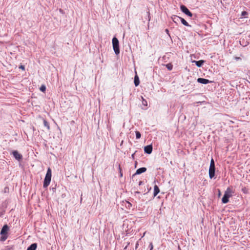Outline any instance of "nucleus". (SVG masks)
Wrapping results in <instances>:
<instances>
[{"label":"nucleus","mask_w":250,"mask_h":250,"mask_svg":"<svg viewBox=\"0 0 250 250\" xmlns=\"http://www.w3.org/2000/svg\"><path fill=\"white\" fill-rule=\"evenodd\" d=\"M51 170L50 168H48L45 178L44 179L43 187L44 188H47L50 184L51 179Z\"/></svg>","instance_id":"obj_1"},{"label":"nucleus","mask_w":250,"mask_h":250,"mask_svg":"<svg viewBox=\"0 0 250 250\" xmlns=\"http://www.w3.org/2000/svg\"><path fill=\"white\" fill-rule=\"evenodd\" d=\"M112 45L113 48L116 55H118L120 53L119 42L118 39L114 37L112 39Z\"/></svg>","instance_id":"obj_2"},{"label":"nucleus","mask_w":250,"mask_h":250,"mask_svg":"<svg viewBox=\"0 0 250 250\" xmlns=\"http://www.w3.org/2000/svg\"><path fill=\"white\" fill-rule=\"evenodd\" d=\"M231 196V190L229 188H228L222 199V203L224 204L228 203L229 201V199Z\"/></svg>","instance_id":"obj_3"},{"label":"nucleus","mask_w":250,"mask_h":250,"mask_svg":"<svg viewBox=\"0 0 250 250\" xmlns=\"http://www.w3.org/2000/svg\"><path fill=\"white\" fill-rule=\"evenodd\" d=\"M180 9L182 12H183L188 16L190 17H191L192 16V13L188 9V8L186 6L184 5H181L180 6Z\"/></svg>","instance_id":"obj_4"},{"label":"nucleus","mask_w":250,"mask_h":250,"mask_svg":"<svg viewBox=\"0 0 250 250\" xmlns=\"http://www.w3.org/2000/svg\"><path fill=\"white\" fill-rule=\"evenodd\" d=\"M14 157L17 160L20 161L22 158L21 154H20L17 150H14L12 152Z\"/></svg>","instance_id":"obj_5"},{"label":"nucleus","mask_w":250,"mask_h":250,"mask_svg":"<svg viewBox=\"0 0 250 250\" xmlns=\"http://www.w3.org/2000/svg\"><path fill=\"white\" fill-rule=\"evenodd\" d=\"M9 230V227L7 225H4L0 231V234L1 235H6L8 233V231Z\"/></svg>","instance_id":"obj_6"},{"label":"nucleus","mask_w":250,"mask_h":250,"mask_svg":"<svg viewBox=\"0 0 250 250\" xmlns=\"http://www.w3.org/2000/svg\"><path fill=\"white\" fill-rule=\"evenodd\" d=\"M175 19H177L178 21H180L182 24L186 26H191L188 22L183 18H181L179 16H175Z\"/></svg>","instance_id":"obj_7"},{"label":"nucleus","mask_w":250,"mask_h":250,"mask_svg":"<svg viewBox=\"0 0 250 250\" xmlns=\"http://www.w3.org/2000/svg\"><path fill=\"white\" fill-rule=\"evenodd\" d=\"M215 172V167H209V177L210 179H212L214 177Z\"/></svg>","instance_id":"obj_8"},{"label":"nucleus","mask_w":250,"mask_h":250,"mask_svg":"<svg viewBox=\"0 0 250 250\" xmlns=\"http://www.w3.org/2000/svg\"><path fill=\"white\" fill-rule=\"evenodd\" d=\"M152 146L151 145H147L144 147V151L146 153L150 154L152 151Z\"/></svg>","instance_id":"obj_9"},{"label":"nucleus","mask_w":250,"mask_h":250,"mask_svg":"<svg viewBox=\"0 0 250 250\" xmlns=\"http://www.w3.org/2000/svg\"><path fill=\"white\" fill-rule=\"evenodd\" d=\"M197 81L199 83L205 84H208V83H210L212 82L211 81H210L209 80H208V79L202 78H199L197 79Z\"/></svg>","instance_id":"obj_10"},{"label":"nucleus","mask_w":250,"mask_h":250,"mask_svg":"<svg viewBox=\"0 0 250 250\" xmlns=\"http://www.w3.org/2000/svg\"><path fill=\"white\" fill-rule=\"evenodd\" d=\"M146 168L145 167L139 168L136 170L135 173L134 174H133V176H134L135 175L140 174L142 173L146 172Z\"/></svg>","instance_id":"obj_11"},{"label":"nucleus","mask_w":250,"mask_h":250,"mask_svg":"<svg viewBox=\"0 0 250 250\" xmlns=\"http://www.w3.org/2000/svg\"><path fill=\"white\" fill-rule=\"evenodd\" d=\"M193 62H195L196 66L197 67H201L203 64L205 62V61L204 60H200V61H194Z\"/></svg>","instance_id":"obj_12"},{"label":"nucleus","mask_w":250,"mask_h":250,"mask_svg":"<svg viewBox=\"0 0 250 250\" xmlns=\"http://www.w3.org/2000/svg\"><path fill=\"white\" fill-rule=\"evenodd\" d=\"M160 192V189L159 187L157 185H155L154 187V193H153V198L155 197Z\"/></svg>","instance_id":"obj_13"},{"label":"nucleus","mask_w":250,"mask_h":250,"mask_svg":"<svg viewBox=\"0 0 250 250\" xmlns=\"http://www.w3.org/2000/svg\"><path fill=\"white\" fill-rule=\"evenodd\" d=\"M37 248V243H33L27 248V250H36Z\"/></svg>","instance_id":"obj_14"},{"label":"nucleus","mask_w":250,"mask_h":250,"mask_svg":"<svg viewBox=\"0 0 250 250\" xmlns=\"http://www.w3.org/2000/svg\"><path fill=\"white\" fill-rule=\"evenodd\" d=\"M134 83L135 86H137L140 83L139 79L137 75L134 77Z\"/></svg>","instance_id":"obj_15"},{"label":"nucleus","mask_w":250,"mask_h":250,"mask_svg":"<svg viewBox=\"0 0 250 250\" xmlns=\"http://www.w3.org/2000/svg\"><path fill=\"white\" fill-rule=\"evenodd\" d=\"M125 206L127 208L130 209L132 207V204L130 202L126 201L125 203Z\"/></svg>","instance_id":"obj_16"},{"label":"nucleus","mask_w":250,"mask_h":250,"mask_svg":"<svg viewBox=\"0 0 250 250\" xmlns=\"http://www.w3.org/2000/svg\"><path fill=\"white\" fill-rule=\"evenodd\" d=\"M43 125H44V126H45L47 128V129L48 130L50 129L49 125L48 123L45 120H43Z\"/></svg>","instance_id":"obj_17"},{"label":"nucleus","mask_w":250,"mask_h":250,"mask_svg":"<svg viewBox=\"0 0 250 250\" xmlns=\"http://www.w3.org/2000/svg\"><path fill=\"white\" fill-rule=\"evenodd\" d=\"M166 66L168 70H171L173 68V65L171 63L167 64Z\"/></svg>","instance_id":"obj_18"},{"label":"nucleus","mask_w":250,"mask_h":250,"mask_svg":"<svg viewBox=\"0 0 250 250\" xmlns=\"http://www.w3.org/2000/svg\"><path fill=\"white\" fill-rule=\"evenodd\" d=\"M136 134V139H139L141 137V134L139 131H135Z\"/></svg>","instance_id":"obj_19"},{"label":"nucleus","mask_w":250,"mask_h":250,"mask_svg":"<svg viewBox=\"0 0 250 250\" xmlns=\"http://www.w3.org/2000/svg\"><path fill=\"white\" fill-rule=\"evenodd\" d=\"M40 89L41 91L44 92L46 90V86L45 85H42L40 88Z\"/></svg>","instance_id":"obj_20"},{"label":"nucleus","mask_w":250,"mask_h":250,"mask_svg":"<svg viewBox=\"0 0 250 250\" xmlns=\"http://www.w3.org/2000/svg\"><path fill=\"white\" fill-rule=\"evenodd\" d=\"M209 167H215V163H214V161L213 160V159L212 158L211 161H210V166Z\"/></svg>","instance_id":"obj_21"},{"label":"nucleus","mask_w":250,"mask_h":250,"mask_svg":"<svg viewBox=\"0 0 250 250\" xmlns=\"http://www.w3.org/2000/svg\"><path fill=\"white\" fill-rule=\"evenodd\" d=\"M248 15V13L246 11H243L241 13V16L243 17H245Z\"/></svg>","instance_id":"obj_22"},{"label":"nucleus","mask_w":250,"mask_h":250,"mask_svg":"<svg viewBox=\"0 0 250 250\" xmlns=\"http://www.w3.org/2000/svg\"><path fill=\"white\" fill-rule=\"evenodd\" d=\"M7 238V236L6 235H2V237L1 238V240L5 241Z\"/></svg>","instance_id":"obj_23"},{"label":"nucleus","mask_w":250,"mask_h":250,"mask_svg":"<svg viewBox=\"0 0 250 250\" xmlns=\"http://www.w3.org/2000/svg\"><path fill=\"white\" fill-rule=\"evenodd\" d=\"M242 190L244 193H247L248 192V189L246 188H243Z\"/></svg>","instance_id":"obj_24"},{"label":"nucleus","mask_w":250,"mask_h":250,"mask_svg":"<svg viewBox=\"0 0 250 250\" xmlns=\"http://www.w3.org/2000/svg\"><path fill=\"white\" fill-rule=\"evenodd\" d=\"M149 248H150V250H153V244H152V243H150L149 244Z\"/></svg>","instance_id":"obj_25"},{"label":"nucleus","mask_w":250,"mask_h":250,"mask_svg":"<svg viewBox=\"0 0 250 250\" xmlns=\"http://www.w3.org/2000/svg\"><path fill=\"white\" fill-rule=\"evenodd\" d=\"M119 171H120V176L121 177H122L123 176V173L122 172H121V168L120 167V166L119 165Z\"/></svg>","instance_id":"obj_26"},{"label":"nucleus","mask_w":250,"mask_h":250,"mask_svg":"<svg viewBox=\"0 0 250 250\" xmlns=\"http://www.w3.org/2000/svg\"><path fill=\"white\" fill-rule=\"evenodd\" d=\"M142 103L144 105H147V102L146 100L143 99Z\"/></svg>","instance_id":"obj_27"},{"label":"nucleus","mask_w":250,"mask_h":250,"mask_svg":"<svg viewBox=\"0 0 250 250\" xmlns=\"http://www.w3.org/2000/svg\"><path fill=\"white\" fill-rule=\"evenodd\" d=\"M19 68L21 69H22V70H25V67H24V66L22 65H20V66H19Z\"/></svg>","instance_id":"obj_28"},{"label":"nucleus","mask_w":250,"mask_h":250,"mask_svg":"<svg viewBox=\"0 0 250 250\" xmlns=\"http://www.w3.org/2000/svg\"><path fill=\"white\" fill-rule=\"evenodd\" d=\"M165 32L167 33V34L170 36V34L169 33V31L167 29H165Z\"/></svg>","instance_id":"obj_29"},{"label":"nucleus","mask_w":250,"mask_h":250,"mask_svg":"<svg viewBox=\"0 0 250 250\" xmlns=\"http://www.w3.org/2000/svg\"><path fill=\"white\" fill-rule=\"evenodd\" d=\"M173 21H174V22H176L178 21H177V19H175V17L173 18Z\"/></svg>","instance_id":"obj_30"},{"label":"nucleus","mask_w":250,"mask_h":250,"mask_svg":"<svg viewBox=\"0 0 250 250\" xmlns=\"http://www.w3.org/2000/svg\"><path fill=\"white\" fill-rule=\"evenodd\" d=\"M143 184V181H140L139 182V186H141V185L142 184Z\"/></svg>","instance_id":"obj_31"},{"label":"nucleus","mask_w":250,"mask_h":250,"mask_svg":"<svg viewBox=\"0 0 250 250\" xmlns=\"http://www.w3.org/2000/svg\"><path fill=\"white\" fill-rule=\"evenodd\" d=\"M140 192L139 191H135V194H140Z\"/></svg>","instance_id":"obj_32"},{"label":"nucleus","mask_w":250,"mask_h":250,"mask_svg":"<svg viewBox=\"0 0 250 250\" xmlns=\"http://www.w3.org/2000/svg\"><path fill=\"white\" fill-rule=\"evenodd\" d=\"M3 212H0V217L2 216L3 215Z\"/></svg>","instance_id":"obj_33"},{"label":"nucleus","mask_w":250,"mask_h":250,"mask_svg":"<svg viewBox=\"0 0 250 250\" xmlns=\"http://www.w3.org/2000/svg\"><path fill=\"white\" fill-rule=\"evenodd\" d=\"M134 154H135L134 153V154H132V155H131V157H132L133 159H134Z\"/></svg>","instance_id":"obj_34"},{"label":"nucleus","mask_w":250,"mask_h":250,"mask_svg":"<svg viewBox=\"0 0 250 250\" xmlns=\"http://www.w3.org/2000/svg\"><path fill=\"white\" fill-rule=\"evenodd\" d=\"M235 59H236V60H240V57H236Z\"/></svg>","instance_id":"obj_35"},{"label":"nucleus","mask_w":250,"mask_h":250,"mask_svg":"<svg viewBox=\"0 0 250 250\" xmlns=\"http://www.w3.org/2000/svg\"><path fill=\"white\" fill-rule=\"evenodd\" d=\"M137 164V162H135V167H136Z\"/></svg>","instance_id":"obj_36"},{"label":"nucleus","mask_w":250,"mask_h":250,"mask_svg":"<svg viewBox=\"0 0 250 250\" xmlns=\"http://www.w3.org/2000/svg\"><path fill=\"white\" fill-rule=\"evenodd\" d=\"M138 244H137L136 245V248H137V247H138Z\"/></svg>","instance_id":"obj_37"}]
</instances>
